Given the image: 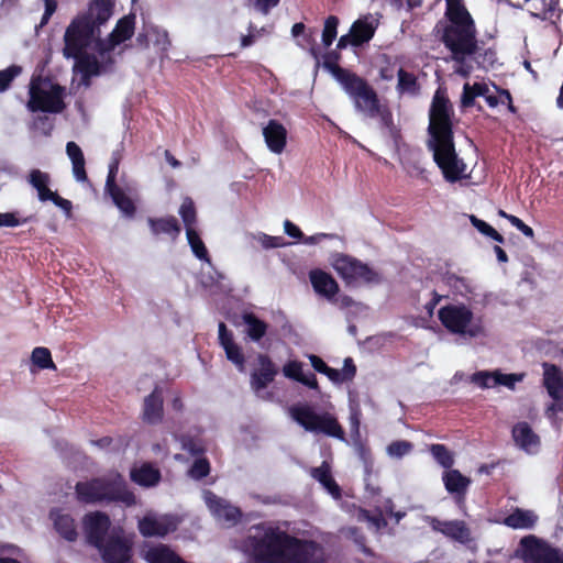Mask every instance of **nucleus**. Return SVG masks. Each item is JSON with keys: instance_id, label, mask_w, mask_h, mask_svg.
Here are the masks:
<instances>
[{"instance_id": "9d476101", "label": "nucleus", "mask_w": 563, "mask_h": 563, "mask_svg": "<svg viewBox=\"0 0 563 563\" xmlns=\"http://www.w3.org/2000/svg\"><path fill=\"white\" fill-rule=\"evenodd\" d=\"M119 165L120 159L113 156L108 168L104 192L125 218L133 219L136 214V206L132 196L136 194V190L131 185L120 186L117 183Z\"/></svg>"}, {"instance_id": "69168bd1", "label": "nucleus", "mask_w": 563, "mask_h": 563, "mask_svg": "<svg viewBox=\"0 0 563 563\" xmlns=\"http://www.w3.org/2000/svg\"><path fill=\"white\" fill-rule=\"evenodd\" d=\"M44 7H45V10H44V13L41 19V26L46 25L48 23V21L51 20L52 15L57 10V1L56 0H44Z\"/></svg>"}, {"instance_id": "f03ea898", "label": "nucleus", "mask_w": 563, "mask_h": 563, "mask_svg": "<svg viewBox=\"0 0 563 563\" xmlns=\"http://www.w3.org/2000/svg\"><path fill=\"white\" fill-rule=\"evenodd\" d=\"M453 117V106L445 91L439 88L429 109L427 147L443 178L452 184L466 178L467 168L455 148Z\"/></svg>"}, {"instance_id": "79ce46f5", "label": "nucleus", "mask_w": 563, "mask_h": 563, "mask_svg": "<svg viewBox=\"0 0 563 563\" xmlns=\"http://www.w3.org/2000/svg\"><path fill=\"white\" fill-rule=\"evenodd\" d=\"M429 451L433 459L444 468L451 470L454 464L453 453L444 444H431Z\"/></svg>"}, {"instance_id": "4468645a", "label": "nucleus", "mask_w": 563, "mask_h": 563, "mask_svg": "<svg viewBox=\"0 0 563 563\" xmlns=\"http://www.w3.org/2000/svg\"><path fill=\"white\" fill-rule=\"evenodd\" d=\"M378 27V21L371 13L360 16L355 20L347 34L342 35L338 43V49H345L349 45L360 47L368 43L375 35Z\"/></svg>"}, {"instance_id": "f3484780", "label": "nucleus", "mask_w": 563, "mask_h": 563, "mask_svg": "<svg viewBox=\"0 0 563 563\" xmlns=\"http://www.w3.org/2000/svg\"><path fill=\"white\" fill-rule=\"evenodd\" d=\"M135 15L128 14L119 19L112 32L99 42L98 54L101 57L110 54L118 45L130 40L134 34Z\"/></svg>"}, {"instance_id": "c9c22d12", "label": "nucleus", "mask_w": 563, "mask_h": 563, "mask_svg": "<svg viewBox=\"0 0 563 563\" xmlns=\"http://www.w3.org/2000/svg\"><path fill=\"white\" fill-rule=\"evenodd\" d=\"M243 320L246 324L247 336L254 342H260L267 332V323L254 313L244 314Z\"/></svg>"}, {"instance_id": "20e7f679", "label": "nucleus", "mask_w": 563, "mask_h": 563, "mask_svg": "<svg viewBox=\"0 0 563 563\" xmlns=\"http://www.w3.org/2000/svg\"><path fill=\"white\" fill-rule=\"evenodd\" d=\"M114 0H90L87 10L79 12L68 24L64 34V56H77L92 48L98 53L102 42L101 26L113 14Z\"/></svg>"}, {"instance_id": "412c9836", "label": "nucleus", "mask_w": 563, "mask_h": 563, "mask_svg": "<svg viewBox=\"0 0 563 563\" xmlns=\"http://www.w3.org/2000/svg\"><path fill=\"white\" fill-rule=\"evenodd\" d=\"M288 132L277 120L271 119L263 128V136L267 148L274 154H282L287 145Z\"/></svg>"}, {"instance_id": "6ab92c4d", "label": "nucleus", "mask_w": 563, "mask_h": 563, "mask_svg": "<svg viewBox=\"0 0 563 563\" xmlns=\"http://www.w3.org/2000/svg\"><path fill=\"white\" fill-rule=\"evenodd\" d=\"M219 344L225 352L227 358L232 362L240 372L245 371V357L239 344L234 342V336L224 322L219 323Z\"/></svg>"}, {"instance_id": "a878e982", "label": "nucleus", "mask_w": 563, "mask_h": 563, "mask_svg": "<svg viewBox=\"0 0 563 563\" xmlns=\"http://www.w3.org/2000/svg\"><path fill=\"white\" fill-rule=\"evenodd\" d=\"M176 530V525L167 519H156L145 516L139 521V531L143 537H165Z\"/></svg>"}, {"instance_id": "c03bdc74", "label": "nucleus", "mask_w": 563, "mask_h": 563, "mask_svg": "<svg viewBox=\"0 0 563 563\" xmlns=\"http://www.w3.org/2000/svg\"><path fill=\"white\" fill-rule=\"evenodd\" d=\"M495 382L496 386H505L510 390H514L516 388V384L520 383L525 379L526 374L525 373H511V374H504L499 369L494 371Z\"/></svg>"}, {"instance_id": "39448f33", "label": "nucleus", "mask_w": 563, "mask_h": 563, "mask_svg": "<svg viewBox=\"0 0 563 563\" xmlns=\"http://www.w3.org/2000/svg\"><path fill=\"white\" fill-rule=\"evenodd\" d=\"M75 495L77 501L84 505L123 503L126 506H133L136 503L134 493L128 488L120 474L77 482Z\"/></svg>"}, {"instance_id": "58836bf2", "label": "nucleus", "mask_w": 563, "mask_h": 563, "mask_svg": "<svg viewBox=\"0 0 563 563\" xmlns=\"http://www.w3.org/2000/svg\"><path fill=\"white\" fill-rule=\"evenodd\" d=\"M178 213L181 217L186 231H188V228L196 229L195 225L197 223V210L195 202L190 197L184 198Z\"/></svg>"}, {"instance_id": "2f4dec72", "label": "nucleus", "mask_w": 563, "mask_h": 563, "mask_svg": "<svg viewBox=\"0 0 563 563\" xmlns=\"http://www.w3.org/2000/svg\"><path fill=\"white\" fill-rule=\"evenodd\" d=\"M65 57L76 59V67L84 75V79H91V77L99 76L102 73V64L95 55L88 54L87 51H82L77 56Z\"/></svg>"}, {"instance_id": "f8f14e48", "label": "nucleus", "mask_w": 563, "mask_h": 563, "mask_svg": "<svg viewBox=\"0 0 563 563\" xmlns=\"http://www.w3.org/2000/svg\"><path fill=\"white\" fill-rule=\"evenodd\" d=\"M520 547L525 563H563V551L536 536L523 537Z\"/></svg>"}, {"instance_id": "bf43d9fd", "label": "nucleus", "mask_w": 563, "mask_h": 563, "mask_svg": "<svg viewBox=\"0 0 563 563\" xmlns=\"http://www.w3.org/2000/svg\"><path fill=\"white\" fill-rule=\"evenodd\" d=\"M553 401L547 406L545 416L550 420H555L556 415L563 411V395H559L558 399H552Z\"/></svg>"}, {"instance_id": "cd10ccee", "label": "nucleus", "mask_w": 563, "mask_h": 563, "mask_svg": "<svg viewBox=\"0 0 563 563\" xmlns=\"http://www.w3.org/2000/svg\"><path fill=\"white\" fill-rule=\"evenodd\" d=\"M130 478L142 487H153L161 482L162 474L153 464L143 463L141 466L131 470Z\"/></svg>"}, {"instance_id": "ea45409f", "label": "nucleus", "mask_w": 563, "mask_h": 563, "mask_svg": "<svg viewBox=\"0 0 563 563\" xmlns=\"http://www.w3.org/2000/svg\"><path fill=\"white\" fill-rule=\"evenodd\" d=\"M188 244L191 247L192 253L195 256L201 261H209V253L208 250L201 240L198 231L196 229H189L186 231Z\"/></svg>"}, {"instance_id": "bb28decb", "label": "nucleus", "mask_w": 563, "mask_h": 563, "mask_svg": "<svg viewBox=\"0 0 563 563\" xmlns=\"http://www.w3.org/2000/svg\"><path fill=\"white\" fill-rule=\"evenodd\" d=\"M309 278L314 291L321 296L330 299L339 291L338 283L329 273L321 269H312Z\"/></svg>"}, {"instance_id": "680f3d73", "label": "nucleus", "mask_w": 563, "mask_h": 563, "mask_svg": "<svg viewBox=\"0 0 563 563\" xmlns=\"http://www.w3.org/2000/svg\"><path fill=\"white\" fill-rule=\"evenodd\" d=\"M73 174L77 181L85 183L88 181V176L86 172V161L85 158L81 161L73 162Z\"/></svg>"}, {"instance_id": "c756f323", "label": "nucleus", "mask_w": 563, "mask_h": 563, "mask_svg": "<svg viewBox=\"0 0 563 563\" xmlns=\"http://www.w3.org/2000/svg\"><path fill=\"white\" fill-rule=\"evenodd\" d=\"M341 49L329 51L323 55V67L328 69L335 80L342 86L347 79H350L355 73L343 68L339 65Z\"/></svg>"}, {"instance_id": "2eb2a0df", "label": "nucleus", "mask_w": 563, "mask_h": 563, "mask_svg": "<svg viewBox=\"0 0 563 563\" xmlns=\"http://www.w3.org/2000/svg\"><path fill=\"white\" fill-rule=\"evenodd\" d=\"M27 181L37 191V197L40 201H52L56 207L64 211L67 218H71L73 203L70 200L60 197L56 191H52L49 189V174L42 172L40 169H32L29 173Z\"/></svg>"}, {"instance_id": "4be33fe9", "label": "nucleus", "mask_w": 563, "mask_h": 563, "mask_svg": "<svg viewBox=\"0 0 563 563\" xmlns=\"http://www.w3.org/2000/svg\"><path fill=\"white\" fill-rule=\"evenodd\" d=\"M442 479L448 493L454 496L455 503L464 504L472 483L471 478L464 476L459 470L451 468L444 472Z\"/></svg>"}, {"instance_id": "393cba45", "label": "nucleus", "mask_w": 563, "mask_h": 563, "mask_svg": "<svg viewBox=\"0 0 563 563\" xmlns=\"http://www.w3.org/2000/svg\"><path fill=\"white\" fill-rule=\"evenodd\" d=\"M542 368L543 387L552 399H558L559 395H563V371L558 365L548 362L542 364Z\"/></svg>"}, {"instance_id": "6e6d98bb", "label": "nucleus", "mask_w": 563, "mask_h": 563, "mask_svg": "<svg viewBox=\"0 0 563 563\" xmlns=\"http://www.w3.org/2000/svg\"><path fill=\"white\" fill-rule=\"evenodd\" d=\"M283 374L290 379L299 383L303 375L302 363L299 361H289L283 366Z\"/></svg>"}, {"instance_id": "aec40b11", "label": "nucleus", "mask_w": 563, "mask_h": 563, "mask_svg": "<svg viewBox=\"0 0 563 563\" xmlns=\"http://www.w3.org/2000/svg\"><path fill=\"white\" fill-rule=\"evenodd\" d=\"M207 505L218 520L224 521L231 526L236 525L242 518V511L239 507L231 505L225 499L212 493L207 497Z\"/></svg>"}, {"instance_id": "5fc2aeb1", "label": "nucleus", "mask_w": 563, "mask_h": 563, "mask_svg": "<svg viewBox=\"0 0 563 563\" xmlns=\"http://www.w3.org/2000/svg\"><path fill=\"white\" fill-rule=\"evenodd\" d=\"M380 66H379V78L384 81H390L394 79L395 70L394 64L391 62V57L388 54H382L380 57Z\"/></svg>"}, {"instance_id": "e2e57ef3", "label": "nucleus", "mask_w": 563, "mask_h": 563, "mask_svg": "<svg viewBox=\"0 0 563 563\" xmlns=\"http://www.w3.org/2000/svg\"><path fill=\"white\" fill-rule=\"evenodd\" d=\"M344 382L352 380L356 375V366L352 357H346L343 362V368L341 371Z\"/></svg>"}, {"instance_id": "7ed1b4c3", "label": "nucleus", "mask_w": 563, "mask_h": 563, "mask_svg": "<svg viewBox=\"0 0 563 563\" xmlns=\"http://www.w3.org/2000/svg\"><path fill=\"white\" fill-rule=\"evenodd\" d=\"M445 5L444 15L449 23L443 26L440 40L451 52L452 60L460 65L455 73L466 78L473 70L466 64V57L478 53L475 21L463 0H445Z\"/></svg>"}, {"instance_id": "a211bd4d", "label": "nucleus", "mask_w": 563, "mask_h": 563, "mask_svg": "<svg viewBox=\"0 0 563 563\" xmlns=\"http://www.w3.org/2000/svg\"><path fill=\"white\" fill-rule=\"evenodd\" d=\"M257 363L260 367L252 372L250 380L252 389L256 393L273 383L278 373L276 365L266 354H258Z\"/></svg>"}, {"instance_id": "13d9d810", "label": "nucleus", "mask_w": 563, "mask_h": 563, "mask_svg": "<svg viewBox=\"0 0 563 563\" xmlns=\"http://www.w3.org/2000/svg\"><path fill=\"white\" fill-rule=\"evenodd\" d=\"M27 220H29L27 218L23 219V220H20L16 217L15 212L0 213V227L14 228V227H18L20 224L26 223Z\"/></svg>"}, {"instance_id": "a18cd8bd", "label": "nucleus", "mask_w": 563, "mask_h": 563, "mask_svg": "<svg viewBox=\"0 0 563 563\" xmlns=\"http://www.w3.org/2000/svg\"><path fill=\"white\" fill-rule=\"evenodd\" d=\"M357 520L371 523L376 530H380L387 526V520L384 518L383 512L379 509L372 512L367 509L361 508L357 512Z\"/></svg>"}, {"instance_id": "a19ab883", "label": "nucleus", "mask_w": 563, "mask_h": 563, "mask_svg": "<svg viewBox=\"0 0 563 563\" xmlns=\"http://www.w3.org/2000/svg\"><path fill=\"white\" fill-rule=\"evenodd\" d=\"M32 363L40 369H56L51 351L47 347L37 346L31 354Z\"/></svg>"}, {"instance_id": "0e129e2a", "label": "nucleus", "mask_w": 563, "mask_h": 563, "mask_svg": "<svg viewBox=\"0 0 563 563\" xmlns=\"http://www.w3.org/2000/svg\"><path fill=\"white\" fill-rule=\"evenodd\" d=\"M66 153L69 159L73 162L81 161L85 158L84 153L79 145L73 141L66 144Z\"/></svg>"}, {"instance_id": "864d4df0", "label": "nucleus", "mask_w": 563, "mask_h": 563, "mask_svg": "<svg viewBox=\"0 0 563 563\" xmlns=\"http://www.w3.org/2000/svg\"><path fill=\"white\" fill-rule=\"evenodd\" d=\"M413 449L411 442L406 440L394 441L387 446V452L390 456L402 457L410 453Z\"/></svg>"}, {"instance_id": "de8ad7c7", "label": "nucleus", "mask_w": 563, "mask_h": 563, "mask_svg": "<svg viewBox=\"0 0 563 563\" xmlns=\"http://www.w3.org/2000/svg\"><path fill=\"white\" fill-rule=\"evenodd\" d=\"M22 73L19 65H10L5 69L0 70V93L7 91L12 81Z\"/></svg>"}, {"instance_id": "0eeeda50", "label": "nucleus", "mask_w": 563, "mask_h": 563, "mask_svg": "<svg viewBox=\"0 0 563 563\" xmlns=\"http://www.w3.org/2000/svg\"><path fill=\"white\" fill-rule=\"evenodd\" d=\"M27 109L31 112L60 113L65 110L66 88L51 77L33 75L29 87Z\"/></svg>"}, {"instance_id": "c85d7f7f", "label": "nucleus", "mask_w": 563, "mask_h": 563, "mask_svg": "<svg viewBox=\"0 0 563 563\" xmlns=\"http://www.w3.org/2000/svg\"><path fill=\"white\" fill-rule=\"evenodd\" d=\"M310 474L333 498L340 499L342 497L341 487L333 478L330 465L327 462H322L319 467L311 468Z\"/></svg>"}, {"instance_id": "052dcab7", "label": "nucleus", "mask_w": 563, "mask_h": 563, "mask_svg": "<svg viewBox=\"0 0 563 563\" xmlns=\"http://www.w3.org/2000/svg\"><path fill=\"white\" fill-rule=\"evenodd\" d=\"M507 220L516 228L518 229L527 238H533L534 231L531 227L526 224L521 219H519L516 216L507 217Z\"/></svg>"}, {"instance_id": "1a4fd4ad", "label": "nucleus", "mask_w": 563, "mask_h": 563, "mask_svg": "<svg viewBox=\"0 0 563 563\" xmlns=\"http://www.w3.org/2000/svg\"><path fill=\"white\" fill-rule=\"evenodd\" d=\"M438 318L441 324L453 334L476 338L484 332L481 321L473 322L474 313L464 303H449L441 307L438 311Z\"/></svg>"}, {"instance_id": "423d86ee", "label": "nucleus", "mask_w": 563, "mask_h": 563, "mask_svg": "<svg viewBox=\"0 0 563 563\" xmlns=\"http://www.w3.org/2000/svg\"><path fill=\"white\" fill-rule=\"evenodd\" d=\"M342 88L353 100L357 111L372 119L378 118L380 126L390 133L396 131L390 108L388 104L382 103L378 93L365 78L355 73L342 85Z\"/></svg>"}, {"instance_id": "ddd939ff", "label": "nucleus", "mask_w": 563, "mask_h": 563, "mask_svg": "<svg viewBox=\"0 0 563 563\" xmlns=\"http://www.w3.org/2000/svg\"><path fill=\"white\" fill-rule=\"evenodd\" d=\"M106 563H131L133 543L122 529H113L102 545L97 548Z\"/></svg>"}, {"instance_id": "6e6552de", "label": "nucleus", "mask_w": 563, "mask_h": 563, "mask_svg": "<svg viewBox=\"0 0 563 563\" xmlns=\"http://www.w3.org/2000/svg\"><path fill=\"white\" fill-rule=\"evenodd\" d=\"M290 417L306 431L345 441V432L338 419L328 411L317 412L308 404L294 405Z\"/></svg>"}, {"instance_id": "f257e3e1", "label": "nucleus", "mask_w": 563, "mask_h": 563, "mask_svg": "<svg viewBox=\"0 0 563 563\" xmlns=\"http://www.w3.org/2000/svg\"><path fill=\"white\" fill-rule=\"evenodd\" d=\"M243 541L251 563H325L324 550L314 540L301 539L269 523L252 527Z\"/></svg>"}, {"instance_id": "f704fd0d", "label": "nucleus", "mask_w": 563, "mask_h": 563, "mask_svg": "<svg viewBox=\"0 0 563 563\" xmlns=\"http://www.w3.org/2000/svg\"><path fill=\"white\" fill-rule=\"evenodd\" d=\"M442 526L439 530L446 537L452 538L460 542L470 540L471 531L464 521H444L440 522Z\"/></svg>"}, {"instance_id": "37998d69", "label": "nucleus", "mask_w": 563, "mask_h": 563, "mask_svg": "<svg viewBox=\"0 0 563 563\" xmlns=\"http://www.w3.org/2000/svg\"><path fill=\"white\" fill-rule=\"evenodd\" d=\"M340 20L336 15H329L324 20V25L322 30V44L324 47H330L338 35V26Z\"/></svg>"}, {"instance_id": "4d7b16f0", "label": "nucleus", "mask_w": 563, "mask_h": 563, "mask_svg": "<svg viewBox=\"0 0 563 563\" xmlns=\"http://www.w3.org/2000/svg\"><path fill=\"white\" fill-rule=\"evenodd\" d=\"M355 450H356L358 457L363 461L364 465L366 467H369L373 462L372 452H371L369 446L367 444L363 443L362 441H356Z\"/></svg>"}, {"instance_id": "7c9ffc66", "label": "nucleus", "mask_w": 563, "mask_h": 563, "mask_svg": "<svg viewBox=\"0 0 563 563\" xmlns=\"http://www.w3.org/2000/svg\"><path fill=\"white\" fill-rule=\"evenodd\" d=\"M147 222L151 232L154 235L167 234L170 235L173 240H175L181 232L180 223L174 216H168L165 218H148Z\"/></svg>"}, {"instance_id": "9b49d317", "label": "nucleus", "mask_w": 563, "mask_h": 563, "mask_svg": "<svg viewBox=\"0 0 563 563\" xmlns=\"http://www.w3.org/2000/svg\"><path fill=\"white\" fill-rule=\"evenodd\" d=\"M331 264L338 275L346 284L354 282H364L367 284L379 282V275L373 268L347 254H334Z\"/></svg>"}, {"instance_id": "49530a36", "label": "nucleus", "mask_w": 563, "mask_h": 563, "mask_svg": "<svg viewBox=\"0 0 563 563\" xmlns=\"http://www.w3.org/2000/svg\"><path fill=\"white\" fill-rule=\"evenodd\" d=\"M443 283L454 289L455 292L464 295L470 291L467 279L454 273L445 272L442 276Z\"/></svg>"}, {"instance_id": "4c0bfd02", "label": "nucleus", "mask_w": 563, "mask_h": 563, "mask_svg": "<svg viewBox=\"0 0 563 563\" xmlns=\"http://www.w3.org/2000/svg\"><path fill=\"white\" fill-rule=\"evenodd\" d=\"M398 75V84L397 90L399 93H410L418 95L420 91V85L418 82V78L415 74L405 70L404 68H399L397 71Z\"/></svg>"}, {"instance_id": "8fccbe9b", "label": "nucleus", "mask_w": 563, "mask_h": 563, "mask_svg": "<svg viewBox=\"0 0 563 563\" xmlns=\"http://www.w3.org/2000/svg\"><path fill=\"white\" fill-rule=\"evenodd\" d=\"M210 473V462L207 457L198 456L189 468V475L195 479H202Z\"/></svg>"}, {"instance_id": "72a5a7b5", "label": "nucleus", "mask_w": 563, "mask_h": 563, "mask_svg": "<svg viewBox=\"0 0 563 563\" xmlns=\"http://www.w3.org/2000/svg\"><path fill=\"white\" fill-rule=\"evenodd\" d=\"M537 521L538 516L532 510L516 508L503 522L512 529H531Z\"/></svg>"}, {"instance_id": "dca6fc26", "label": "nucleus", "mask_w": 563, "mask_h": 563, "mask_svg": "<svg viewBox=\"0 0 563 563\" xmlns=\"http://www.w3.org/2000/svg\"><path fill=\"white\" fill-rule=\"evenodd\" d=\"M82 527L87 542L97 549L107 540L111 520L106 512L93 511L85 515Z\"/></svg>"}, {"instance_id": "473e14b6", "label": "nucleus", "mask_w": 563, "mask_h": 563, "mask_svg": "<svg viewBox=\"0 0 563 563\" xmlns=\"http://www.w3.org/2000/svg\"><path fill=\"white\" fill-rule=\"evenodd\" d=\"M54 520V527L58 534L68 542H74L78 538L75 519L68 514L51 512Z\"/></svg>"}, {"instance_id": "338daca9", "label": "nucleus", "mask_w": 563, "mask_h": 563, "mask_svg": "<svg viewBox=\"0 0 563 563\" xmlns=\"http://www.w3.org/2000/svg\"><path fill=\"white\" fill-rule=\"evenodd\" d=\"M471 222L482 234L486 236L494 232V228L490 224L476 218L475 216L471 217Z\"/></svg>"}, {"instance_id": "e433bc0d", "label": "nucleus", "mask_w": 563, "mask_h": 563, "mask_svg": "<svg viewBox=\"0 0 563 563\" xmlns=\"http://www.w3.org/2000/svg\"><path fill=\"white\" fill-rule=\"evenodd\" d=\"M489 92V88L486 84L475 82L473 85L466 82L463 86V92L461 97V107L471 108L475 104L476 97H484Z\"/></svg>"}, {"instance_id": "774afa93", "label": "nucleus", "mask_w": 563, "mask_h": 563, "mask_svg": "<svg viewBox=\"0 0 563 563\" xmlns=\"http://www.w3.org/2000/svg\"><path fill=\"white\" fill-rule=\"evenodd\" d=\"M284 229H285V233L287 235H289L290 238H294L297 240H300L303 238V233L301 232V230L296 224H294L290 220H286L284 222Z\"/></svg>"}, {"instance_id": "09e8293b", "label": "nucleus", "mask_w": 563, "mask_h": 563, "mask_svg": "<svg viewBox=\"0 0 563 563\" xmlns=\"http://www.w3.org/2000/svg\"><path fill=\"white\" fill-rule=\"evenodd\" d=\"M181 449L188 452L192 456H202L206 452V448L202 442L190 435H183L180 439Z\"/></svg>"}, {"instance_id": "b1692460", "label": "nucleus", "mask_w": 563, "mask_h": 563, "mask_svg": "<svg viewBox=\"0 0 563 563\" xmlns=\"http://www.w3.org/2000/svg\"><path fill=\"white\" fill-rule=\"evenodd\" d=\"M164 417L163 393L158 387L145 397L143 401L142 420L148 424L162 422Z\"/></svg>"}, {"instance_id": "3c124183", "label": "nucleus", "mask_w": 563, "mask_h": 563, "mask_svg": "<svg viewBox=\"0 0 563 563\" xmlns=\"http://www.w3.org/2000/svg\"><path fill=\"white\" fill-rule=\"evenodd\" d=\"M299 45L302 48H308L310 56L316 60L317 65L320 64L321 52L317 45L314 32L312 30L301 35V43H299Z\"/></svg>"}, {"instance_id": "603ef678", "label": "nucleus", "mask_w": 563, "mask_h": 563, "mask_svg": "<svg viewBox=\"0 0 563 563\" xmlns=\"http://www.w3.org/2000/svg\"><path fill=\"white\" fill-rule=\"evenodd\" d=\"M471 382L483 389L492 388V387L496 386V384H494V382H495L494 371L475 372L471 376Z\"/></svg>"}, {"instance_id": "5701e85b", "label": "nucleus", "mask_w": 563, "mask_h": 563, "mask_svg": "<svg viewBox=\"0 0 563 563\" xmlns=\"http://www.w3.org/2000/svg\"><path fill=\"white\" fill-rule=\"evenodd\" d=\"M512 439L518 448L532 453L537 451L541 444L540 437L532 430L531 426L526 421H520L512 427Z\"/></svg>"}]
</instances>
